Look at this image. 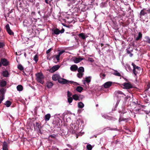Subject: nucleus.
Instances as JSON below:
<instances>
[{
	"label": "nucleus",
	"instance_id": "nucleus-1",
	"mask_svg": "<svg viewBox=\"0 0 150 150\" xmlns=\"http://www.w3.org/2000/svg\"><path fill=\"white\" fill-rule=\"evenodd\" d=\"M57 80L60 83L64 84H72L73 83L79 85L76 82H74L73 81H69L66 79L61 78L59 75L57 74Z\"/></svg>",
	"mask_w": 150,
	"mask_h": 150
},
{
	"label": "nucleus",
	"instance_id": "nucleus-2",
	"mask_svg": "<svg viewBox=\"0 0 150 150\" xmlns=\"http://www.w3.org/2000/svg\"><path fill=\"white\" fill-rule=\"evenodd\" d=\"M36 76L37 81L41 84H43L44 82L42 80L43 79L44 77L42 73L41 72L38 73L36 74Z\"/></svg>",
	"mask_w": 150,
	"mask_h": 150
},
{
	"label": "nucleus",
	"instance_id": "nucleus-3",
	"mask_svg": "<svg viewBox=\"0 0 150 150\" xmlns=\"http://www.w3.org/2000/svg\"><path fill=\"white\" fill-rule=\"evenodd\" d=\"M57 51L58 52V54L57 55V61L58 62L60 59H62V57L61 55L65 51L64 50L60 51L59 50H58Z\"/></svg>",
	"mask_w": 150,
	"mask_h": 150
},
{
	"label": "nucleus",
	"instance_id": "nucleus-4",
	"mask_svg": "<svg viewBox=\"0 0 150 150\" xmlns=\"http://www.w3.org/2000/svg\"><path fill=\"white\" fill-rule=\"evenodd\" d=\"M115 94L116 96L118 98L119 97H123L124 96H125L126 95L122 92L120 91H117L115 92Z\"/></svg>",
	"mask_w": 150,
	"mask_h": 150
},
{
	"label": "nucleus",
	"instance_id": "nucleus-5",
	"mask_svg": "<svg viewBox=\"0 0 150 150\" xmlns=\"http://www.w3.org/2000/svg\"><path fill=\"white\" fill-rule=\"evenodd\" d=\"M84 59V58H82L81 57H74L73 58V60L74 63H77L80 62Z\"/></svg>",
	"mask_w": 150,
	"mask_h": 150
},
{
	"label": "nucleus",
	"instance_id": "nucleus-6",
	"mask_svg": "<svg viewBox=\"0 0 150 150\" xmlns=\"http://www.w3.org/2000/svg\"><path fill=\"white\" fill-rule=\"evenodd\" d=\"M133 73L135 75L141 70V68L138 66H133Z\"/></svg>",
	"mask_w": 150,
	"mask_h": 150
},
{
	"label": "nucleus",
	"instance_id": "nucleus-7",
	"mask_svg": "<svg viewBox=\"0 0 150 150\" xmlns=\"http://www.w3.org/2000/svg\"><path fill=\"white\" fill-rule=\"evenodd\" d=\"M123 85L126 89H129L132 88V86L130 82L124 83Z\"/></svg>",
	"mask_w": 150,
	"mask_h": 150
},
{
	"label": "nucleus",
	"instance_id": "nucleus-8",
	"mask_svg": "<svg viewBox=\"0 0 150 150\" xmlns=\"http://www.w3.org/2000/svg\"><path fill=\"white\" fill-rule=\"evenodd\" d=\"M63 14L62 13H59V14L58 15V21L61 22H65V20L64 18L63 17Z\"/></svg>",
	"mask_w": 150,
	"mask_h": 150
},
{
	"label": "nucleus",
	"instance_id": "nucleus-9",
	"mask_svg": "<svg viewBox=\"0 0 150 150\" xmlns=\"http://www.w3.org/2000/svg\"><path fill=\"white\" fill-rule=\"evenodd\" d=\"M1 64L4 66H7L9 65V62L5 59H1Z\"/></svg>",
	"mask_w": 150,
	"mask_h": 150
},
{
	"label": "nucleus",
	"instance_id": "nucleus-10",
	"mask_svg": "<svg viewBox=\"0 0 150 150\" xmlns=\"http://www.w3.org/2000/svg\"><path fill=\"white\" fill-rule=\"evenodd\" d=\"M112 82L111 81H108L105 83L103 85L104 87L105 88H108L110 87Z\"/></svg>",
	"mask_w": 150,
	"mask_h": 150
},
{
	"label": "nucleus",
	"instance_id": "nucleus-11",
	"mask_svg": "<svg viewBox=\"0 0 150 150\" xmlns=\"http://www.w3.org/2000/svg\"><path fill=\"white\" fill-rule=\"evenodd\" d=\"M79 37L83 40H85L86 38L88 37V36L85 35L83 33H81L78 34Z\"/></svg>",
	"mask_w": 150,
	"mask_h": 150
},
{
	"label": "nucleus",
	"instance_id": "nucleus-12",
	"mask_svg": "<svg viewBox=\"0 0 150 150\" xmlns=\"http://www.w3.org/2000/svg\"><path fill=\"white\" fill-rule=\"evenodd\" d=\"M6 30L8 32V33L10 35H12L13 34V33L12 32L11 30L9 25L8 24H7L6 26Z\"/></svg>",
	"mask_w": 150,
	"mask_h": 150
},
{
	"label": "nucleus",
	"instance_id": "nucleus-13",
	"mask_svg": "<svg viewBox=\"0 0 150 150\" xmlns=\"http://www.w3.org/2000/svg\"><path fill=\"white\" fill-rule=\"evenodd\" d=\"M3 150H8V146L7 143L4 142L3 144Z\"/></svg>",
	"mask_w": 150,
	"mask_h": 150
},
{
	"label": "nucleus",
	"instance_id": "nucleus-14",
	"mask_svg": "<svg viewBox=\"0 0 150 150\" xmlns=\"http://www.w3.org/2000/svg\"><path fill=\"white\" fill-rule=\"evenodd\" d=\"M72 98L73 99L75 100H80V97H79L77 94H74L72 96Z\"/></svg>",
	"mask_w": 150,
	"mask_h": 150
},
{
	"label": "nucleus",
	"instance_id": "nucleus-15",
	"mask_svg": "<svg viewBox=\"0 0 150 150\" xmlns=\"http://www.w3.org/2000/svg\"><path fill=\"white\" fill-rule=\"evenodd\" d=\"M146 10V9L145 8H144L142 10L140 13V16H144L145 14H146L147 13L145 11Z\"/></svg>",
	"mask_w": 150,
	"mask_h": 150
},
{
	"label": "nucleus",
	"instance_id": "nucleus-16",
	"mask_svg": "<svg viewBox=\"0 0 150 150\" xmlns=\"http://www.w3.org/2000/svg\"><path fill=\"white\" fill-rule=\"evenodd\" d=\"M142 37V34L141 32H139L138 33V36L137 38H136L135 40H139L141 39Z\"/></svg>",
	"mask_w": 150,
	"mask_h": 150
},
{
	"label": "nucleus",
	"instance_id": "nucleus-17",
	"mask_svg": "<svg viewBox=\"0 0 150 150\" xmlns=\"http://www.w3.org/2000/svg\"><path fill=\"white\" fill-rule=\"evenodd\" d=\"M64 31V29L63 28H62L60 30L57 28V35L59 34L60 33H63Z\"/></svg>",
	"mask_w": 150,
	"mask_h": 150
},
{
	"label": "nucleus",
	"instance_id": "nucleus-18",
	"mask_svg": "<svg viewBox=\"0 0 150 150\" xmlns=\"http://www.w3.org/2000/svg\"><path fill=\"white\" fill-rule=\"evenodd\" d=\"M83 89V88L82 87L80 86H77L76 89V91L80 93H81Z\"/></svg>",
	"mask_w": 150,
	"mask_h": 150
},
{
	"label": "nucleus",
	"instance_id": "nucleus-19",
	"mask_svg": "<svg viewBox=\"0 0 150 150\" xmlns=\"http://www.w3.org/2000/svg\"><path fill=\"white\" fill-rule=\"evenodd\" d=\"M77 69L78 71L79 72V73H82L83 72H84V68L82 67H80Z\"/></svg>",
	"mask_w": 150,
	"mask_h": 150
},
{
	"label": "nucleus",
	"instance_id": "nucleus-20",
	"mask_svg": "<svg viewBox=\"0 0 150 150\" xmlns=\"http://www.w3.org/2000/svg\"><path fill=\"white\" fill-rule=\"evenodd\" d=\"M78 69V66H71L70 69L72 71H75Z\"/></svg>",
	"mask_w": 150,
	"mask_h": 150
},
{
	"label": "nucleus",
	"instance_id": "nucleus-21",
	"mask_svg": "<svg viewBox=\"0 0 150 150\" xmlns=\"http://www.w3.org/2000/svg\"><path fill=\"white\" fill-rule=\"evenodd\" d=\"M6 84V83L5 81L2 80L1 81L0 84L1 86L4 87L5 86Z\"/></svg>",
	"mask_w": 150,
	"mask_h": 150
},
{
	"label": "nucleus",
	"instance_id": "nucleus-22",
	"mask_svg": "<svg viewBox=\"0 0 150 150\" xmlns=\"http://www.w3.org/2000/svg\"><path fill=\"white\" fill-rule=\"evenodd\" d=\"M56 66H53L50 70V71L51 73H53L56 71Z\"/></svg>",
	"mask_w": 150,
	"mask_h": 150
},
{
	"label": "nucleus",
	"instance_id": "nucleus-23",
	"mask_svg": "<svg viewBox=\"0 0 150 150\" xmlns=\"http://www.w3.org/2000/svg\"><path fill=\"white\" fill-rule=\"evenodd\" d=\"M78 107L79 108H82L84 106V104L82 102H79L78 103Z\"/></svg>",
	"mask_w": 150,
	"mask_h": 150
},
{
	"label": "nucleus",
	"instance_id": "nucleus-24",
	"mask_svg": "<svg viewBox=\"0 0 150 150\" xmlns=\"http://www.w3.org/2000/svg\"><path fill=\"white\" fill-rule=\"evenodd\" d=\"M50 117V114H47L45 116V120L47 121H48L49 120Z\"/></svg>",
	"mask_w": 150,
	"mask_h": 150
},
{
	"label": "nucleus",
	"instance_id": "nucleus-25",
	"mask_svg": "<svg viewBox=\"0 0 150 150\" xmlns=\"http://www.w3.org/2000/svg\"><path fill=\"white\" fill-rule=\"evenodd\" d=\"M17 89L18 91H21L23 90V87L21 85H18L17 87Z\"/></svg>",
	"mask_w": 150,
	"mask_h": 150
},
{
	"label": "nucleus",
	"instance_id": "nucleus-26",
	"mask_svg": "<svg viewBox=\"0 0 150 150\" xmlns=\"http://www.w3.org/2000/svg\"><path fill=\"white\" fill-rule=\"evenodd\" d=\"M2 74L4 77H7L8 75V73L6 71H5L3 72Z\"/></svg>",
	"mask_w": 150,
	"mask_h": 150
},
{
	"label": "nucleus",
	"instance_id": "nucleus-27",
	"mask_svg": "<svg viewBox=\"0 0 150 150\" xmlns=\"http://www.w3.org/2000/svg\"><path fill=\"white\" fill-rule=\"evenodd\" d=\"M91 76H88V77H86L85 78V81H86L88 83H89L91 81Z\"/></svg>",
	"mask_w": 150,
	"mask_h": 150
},
{
	"label": "nucleus",
	"instance_id": "nucleus-28",
	"mask_svg": "<svg viewBox=\"0 0 150 150\" xmlns=\"http://www.w3.org/2000/svg\"><path fill=\"white\" fill-rule=\"evenodd\" d=\"M103 79H105L106 76V75L105 74H103L102 73H100L99 75Z\"/></svg>",
	"mask_w": 150,
	"mask_h": 150
},
{
	"label": "nucleus",
	"instance_id": "nucleus-29",
	"mask_svg": "<svg viewBox=\"0 0 150 150\" xmlns=\"http://www.w3.org/2000/svg\"><path fill=\"white\" fill-rule=\"evenodd\" d=\"M53 85L52 83L51 82H48L47 83V86L48 88H51Z\"/></svg>",
	"mask_w": 150,
	"mask_h": 150
},
{
	"label": "nucleus",
	"instance_id": "nucleus-30",
	"mask_svg": "<svg viewBox=\"0 0 150 150\" xmlns=\"http://www.w3.org/2000/svg\"><path fill=\"white\" fill-rule=\"evenodd\" d=\"M11 104V102L9 101H6L5 103V105L7 107H9L10 106Z\"/></svg>",
	"mask_w": 150,
	"mask_h": 150
},
{
	"label": "nucleus",
	"instance_id": "nucleus-31",
	"mask_svg": "<svg viewBox=\"0 0 150 150\" xmlns=\"http://www.w3.org/2000/svg\"><path fill=\"white\" fill-rule=\"evenodd\" d=\"M113 70L115 71V72L113 74L117 76H121V74H120L119 72H118L117 71L113 69Z\"/></svg>",
	"mask_w": 150,
	"mask_h": 150
},
{
	"label": "nucleus",
	"instance_id": "nucleus-32",
	"mask_svg": "<svg viewBox=\"0 0 150 150\" xmlns=\"http://www.w3.org/2000/svg\"><path fill=\"white\" fill-rule=\"evenodd\" d=\"M146 42L149 44H150V38L148 36H146L145 37Z\"/></svg>",
	"mask_w": 150,
	"mask_h": 150
},
{
	"label": "nucleus",
	"instance_id": "nucleus-33",
	"mask_svg": "<svg viewBox=\"0 0 150 150\" xmlns=\"http://www.w3.org/2000/svg\"><path fill=\"white\" fill-rule=\"evenodd\" d=\"M73 98H72L71 97H68V102L70 104L71 103L73 100Z\"/></svg>",
	"mask_w": 150,
	"mask_h": 150
},
{
	"label": "nucleus",
	"instance_id": "nucleus-34",
	"mask_svg": "<svg viewBox=\"0 0 150 150\" xmlns=\"http://www.w3.org/2000/svg\"><path fill=\"white\" fill-rule=\"evenodd\" d=\"M126 50L127 53L128 54H129V56L131 57H132L133 55V54H132L130 51H129L128 49H127Z\"/></svg>",
	"mask_w": 150,
	"mask_h": 150
},
{
	"label": "nucleus",
	"instance_id": "nucleus-35",
	"mask_svg": "<svg viewBox=\"0 0 150 150\" xmlns=\"http://www.w3.org/2000/svg\"><path fill=\"white\" fill-rule=\"evenodd\" d=\"M83 73H79L77 74V76L79 78H82L83 77Z\"/></svg>",
	"mask_w": 150,
	"mask_h": 150
},
{
	"label": "nucleus",
	"instance_id": "nucleus-36",
	"mask_svg": "<svg viewBox=\"0 0 150 150\" xmlns=\"http://www.w3.org/2000/svg\"><path fill=\"white\" fill-rule=\"evenodd\" d=\"M86 148L88 150H91L92 147L91 145L88 144Z\"/></svg>",
	"mask_w": 150,
	"mask_h": 150
},
{
	"label": "nucleus",
	"instance_id": "nucleus-37",
	"mask_svg": "<svg viewBox=\"0 0 150 150\" xmlns=\"http://www.w3.org/2000/svg\"><path fill=\"white\" fill-rule=\"evenodd\" d=\"M72 95V94L69 91H68L67 92V97H71V96Z\"/></svg>",
	"mask_w": 150,
	"mask_h": 150
},
{
	"label": "nucleus",
	"instance_id": "nucleus-38",
	"mask_svg": "<svg viewBox=\"0 0 150 150\" xmlns=\"http://www.w3.org/2000/svg\"><path fill=\"white\" fill-rule=\"evenodd\" d=\"M125 68L127 71H131L132 70V69L130 68V66H125Z\"/></svg>",
	"mask_w": 150,
	"mask_h": 150
},
{
	"label": "nucleus",
	"instance_id": "nucleus-39",
	"mask_svg": "<svg viewBox=\"0 0 150 150\" xmlns=\"http://www.w3.org/2000/svg\"><path fill=\"white\" fill-rule=\"evenodd\" d=\"M88 61L89 62H92L94 61V60L93 58L89 57L88 58Z\"/></svg>",
	"mask_w": 150,
	"mask_h": 150
},
{
	"label": "nucleus",
	"instance_id": "nucleus-40",
	"mask_svg": "<svg viewBox=\"0 0 150 150\" xmlns=\"http://www.w3.org/2000/svg\"><path fill=\"white\" fill-rule=\"evenodd\" d=\"M127 118H121V117L119 119V121L120 122L121 121H125L126 120H127Z\"/></svg>",
	"mask_w": 150,
	"mask_h": 150
},
{
	"label": "nucleus",
	"instance_id": "nucleus-41",
	"mask_svg": "<svg viewBox=\"0 0 150 150\" xmlns=\"http://www.w3.org/2000/svg\"><path fill=\"white\" fill-rule=\"evenodd\" d=\"M5 45L4 43L3 42H0V48H3Z\"/></svg>",
	"mask_w": 150,
	"mask_h": 150
},
{
	"label": "nucleus",
	"instance_id": "nucleus-42",
	"mask_svg": "<svg viewBox=\"0 0 150 150\" xmlns=\"http://www.w3.org/2000/svg\"><path fill=\"white\" fill-rule=\"evenodd\" d=\"M34 60L36 62L38 61V56L37 55H35L34 57Z\"/></svg>",
	"mask_w": 150,
	"mask_h": 150
},
{
	"label": "nucleus",
	"instance_id": "nucleus-43",
	"mask_svg": "<svg viewBox=\"0 0 150 150\" xmlns=\"http://www.w3.org/2000/svg\"><path fill=\"white\" fill-rule=\"evenodd\" d=\"M52 79L54 81H56V75H54L52 77Z\"/></svg>",
	"mask_w": 150,
	"mask_h": 150
},
{
	"label": "nucleus",
	"instance_id": "nucleus-44",
	"mask_svg": "<svg viewBox=\"0 0 150 150\" xmlns=\"http://www.w3.org/2000/svg\"><path fill=\"white\" fill-rule=\"evenodd\" d=\"M4 98L3 96H1L0 97V103H1L2 101L4 100Z\"/></svg>",
	"mask_w": 150,
	"mask_h": 150
},
{
	"label": "nucleus",
	"instance_id": "nucleus-45",
	"mask_svg": "<svg viewBox=\"0 0 150 150\" xmlns=\"http://www.w3.org/2000/svg\"><path fill=\"white\" fill-rule=\"evenodd\" d=\"M18 68L21 70H22L23 69V66H18Z\"/></svg>",
	"mask_w": 150,
	"mask_h": 150
},
{
	"label": "nucleus",
	"instance_id": "nucleus-46",
	"mask_svg": "<svg viewBox=\"0 0 150 150\" xmlns=\"http://www.w3.org/2000/svg\"><path fill=\"white\" fill-rule=\"evenodd\" d=\"M51 50V48H50V49H49V50H47V51L46 53L47 54H48L49 53H50V52Z\"/></svg>",
	"mask_w": 150,
	"mask_h": 150
},
{
	"label": "nucleus",
	"instance_id": "nucleus-47",
	"mask_svg": "<svg viewBox=\"0 0 150 150\" xmlns=\"http://www.w3.org/2000/svg\"><path fill=\"white\" fill-rule=\"evenodd\" d=\"M146 11L148 13H150V8H149Z\"/></svg>",
	"mask_w": 150,
	"mask_h": 150
},
{
	"label": "nucleus",
	"instance_id": "nucleus-48",
	"mask_svg": "<svg viewBox=\"0 0 150 150\" xmlns=\"http://www.w3.org/2000/svg\"><path fill=\"white\" fill-rule=\"evenodd\" d=\"M62 24L64 26H66L67 28H69V25H65V24L64 23H62Z\"/></svg>",
	"mask_w": 150,
	"mask_h": 150
},
{
	"label": "nucleus",
	"instance_id": "nucleus-49",
	"mask_svg": "<svg viewBox=\"0 0 150 150\" xmlns=\"http://www.w3.org/2000/svg\"><path fill=\"white\" fill-rule=\"evenodd\" d=\"M104 45V44L102 43L100 44V45L101 47L103 46Z\"/></svg>",
	"mask_w": 150,
	"mask_h": 150
},
{
	"label": "nucleus",
	"instance_id": "nucleus-50",
	"mask_svg": "<svg viewBox=\"0 0 150 150\" xmlns=\"http://www.w3.org/2000/svg\"><path fill=\"white\" fill-rule=\"evenodd\" d=\"M60 66H57V70L59 68Z\"/></svg>",
	"mask_w": 150,
	"mask_h": 150
},
{
	"label": "nucleus",
	"instance_id": "nucleus-51",
	"mask_svg": "<svg viewBox=\"0 0 150 150\" xmlns=\"http://www.w3.org/2000/svg\"><path fill=\"white\" fill-rule=\"evenodd\" d=\"M125 79V81H127V82H128V80L127 79Z\"/></svg>",
	"mask_w": 150,
	"mask_h": 150
},
{
	"label": "nucleus",
	"instance_id": "nucleus-52",
	"mask_svg": "<svg viewBox=\"0 0 150 150\" xmlns=\"http://www.w3.org/2000/svg\"><path fill=\"white\" fill-rule=\"evenodd\" d=\"M67 145L69 147H71V146L69 144L68 145Z\"/></svg>",
	"mask_w": 150,
	"mask_h": 150
},
{
	"label": "nucleus",
	"instance_id": "nucleus-53",
	"mask_svg": "<svg viewBox=\"0 0 150 150\" xmlns=\"http://www.w3.org/2000/svg\"><path fill=\"white\" fill-rule=\"evenodd\" d=\"M45 2H46V3H48L47 0H45Z\"/></svg>",
	"mask_w": 150,
	"mask_h": 150
},
{
	"label": "nucleus",
	"instance_id": "nucleus-54",
	"mask_svg": "<svg viewBox=\"0 0 150 150\" xmlns=\"http://www.w3.org/2000/svg\"><path fill=\"white\" fill-rule=\"evenodd\" d=\"M100 50H99V54H100V55H101V54H100Z\"/></svg>",
	"mask_w": 150,
	"mask_h": 150
},
{
	"label": "nucleus",
	"instance_id": "nucleus-55",
	"mask_svg": "<svg viewBox=\"0 0 150 150\" xmlns=\"http://www.w3.org/2000/svg\"><path fill=\"white\" fill-rule=\"evenodd\" d=\"M149 133H150V126L149 127Z\"/></svg>",
	"mask_w": 150,
	"mask_h": 150
},
{
	"label": "nucleus",
	"instance_id": "nucleus-56",
	"mask_svg": "<svg viewBox=\"0 0 150 150\" xmlns=\"http://www.w3.org/2000/svg\"><path fill=\"white\" fill-rule=\"evenodd\" d=\"M106 47V46H105L103 48H102V50H103V49H104Z\"/></svg>",
	"mask_w": 150,
	"mask_h": 150
},
{
	"label": "nucleus",
	"instance_id": "nucleus-57",
	"mask_svg": "<svg viewBox=\"0 0 150 150\" xmlns=\"http://www.w3.org/2000/svg\"><path fill=\"white\" fill-rule=\"evenodd\" d=\"M64 150H69V149H64Z\"/></svg>",
	"mask_w": 150,
	"mask_h": 150
},
{
	"label": "nucleus",
	"instance_id": "nucleus-58",
	"mask_svg": "<svg viewBox=\"0 0 150 150\" xmlns=\"http://www.w3.org/2000/svg\"><path fill=\"white\" fill-rule=\"evenodd\" d=\"M54 33L55 34H56V33L55 31V30L54 31Z\"/></svg>",
	"mask_w": 150,
	"mask_h": 150
},
{
	"label": "nucleus",
	"instance_id": "nucleus-59",
	"mask_svg": "<svg viewBox=\"0 0 150 150\" xmlns=\"http://www.w3.org/2000/svg\"><path fill=\"white\" fill-rule=\"evenodd\" d=\"M132 66H136V65H135V64L134 65V64H133V63H132Z\"/></svg>",
	"mask_w": 150,
	"mask_h": 150
},
{
	"label": "nucleus",
	"instance_id": "nucleus-60",
	"mask_svg": "<svg viewBox=\"0 0 150 150\" xmlns=\"http://www.w3.org/2000/svg\"><path fill=\"white\" fill-rule=\"evenodd\" d=\"M82 97L81 98V99H82L83 98H84V97L82 96Z\"/></svg>",
	"mask_w": 150,
	"mask_h": 150
},
{
	"label": "nucleus",
	"instance_id": "nucleus-61",
	"mask_svg": "<svg viewBox=\"0 0 150 150\" xmlns=\"http://www.w3.org/2000/svg\"><path fill=\"white\" fill-rule=\"evenodd\" d=\"M60 130V128H59V129H57V130Z\"/></svg>",
	"mask_w": 150,
	"mask_h": 150
},
{
	"label": "nucleus",
	"instance_id": "nucleus-62",
	"mask_svg": "<svg viewBox=\"0 0 150 150\" xmlns=\"http://www.w3.org/2000/svg\"><path fill=\"white\" fill-rule=\"evenodd\" d=\"M1 62H0V66H1Z\"/></svg>",
	"mask_w": 150,
	"mask_h": 150
},
{
	"label": "nucleus",
	"instance_id": "nucleus-63",
	"mask_svg": "<svg viewBox=\"0 0 150 150\" xmlns=\"http://www.w3.org/2000/svg\"><path fill=\"white\" fill-rule=\"evenodd\" d=\"M96 107H98V104H96Z\"/></svg>",
	"mask_w": 150,
	"mask_h": 150
},
{
	"label": "nucleus",
	"instance_id": "nucleus-64",
	"mask_svg": "<svg viewBox=\"0 0 150 150\" xmlns=\"http://www.w3.org/2000/svg\"><path fill=\"white\" fill-rule=\"evenodd\" d=\"M57 150H59V149H58V148H57Z\"/></svg>",
	"mask_w": 150,
	"mask_h": 150
}]
</instances>
